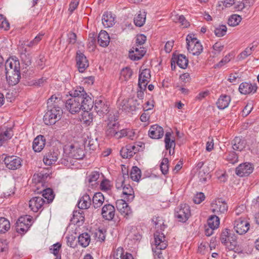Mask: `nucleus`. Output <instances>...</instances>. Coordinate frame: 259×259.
I'll use <instances>...</instances> for the list:
<instances>
[{
    "mask_svg": "<svg viewBox=\"0 0 259 259\" xmlns=\"http://www.w3.org/2000/svg\"><path fill=\"white\" fill-rule=\"evenodd\" d=\"M60 99L52 96L47 102V111L44 116L43 120L46 125H53L61 119L62 114L61 108L59 106L58 102Z\"/></svg>",
    "mask_w": 259,
    "mask_h": 259,
    "instance_id": "1",
    "label": "nucleus"
},
{
    "mask_svg": "<svg viewBox=\"0 0 259 259\" xmlns=\"http://www.w3.org/2000/svg\"><path fill=\"white\" fill-rule=\"evenodd\" d=\"M20 63L18 60L8 59L5 63L6 76L9 83L14 85L18 83L21 77Z\"/></svg>",
    "mask_w": 259,
    "mask_h": 259,
    "instance_id": "2",
    "label": "nucleus"
},
{
    "mask_svg": "<svg viewBox=\"0 0 259 259\" xmlns=\"http://www.w3.org/2000/svg\"><path fill=\"white\" fill-rule=\"evenodd\" d=\"M154 245L155 247H152V251L155 259H164L161 250L166 248L167 246L164 233H160L158 231L154 233Z\"/></svg>",
    "mask_w": 259,
    "mask_h": 259,
    "instance_id": "3",
    "label": "nucleus"
},
{
    "mask_svg": "<svg viewBox=\"0 0 259 259\" xmlns=\"http://www.w3.org/2000/svg\"><path fill=\"white\" fill-rule=\"evenodd\" d=\"M187 48L193 55L198 56L203 51V47L193 34H189L186 37Z\"/></svg>",
    "mask_w": 259,
    "mask_h": 259,
    "instance_id": "4",
    "label": "nucleus"
},
{
    "mask_svg": "<svg viewBox=\"0 0 259 259\" xmlns=\"http://www.w3.org/2000/svg\"><path fill=\"white\" fill-rule=\"evenodd\" d=\"M31 219L29 215L20 217L15 224L16 231L18 233L24 234L30 228Z\"/></svg>",
    "mask_w": 259,
    "mask_h": 259,
    "instance_id": "5",
    "label": "nucleus"
},
{
    "mask_svg": "<svg viewBox=\"0 0 259 259\" xmlns=\"http://www.w3.org/2000/svg\"><path fill=\"white\" fill-rule=\"evenodd\" d=\"M228 208L227 202L221 198L213 200L211 203V211L216 215L226 213Z\"/></svg>",
    "mask_w": 259,
    "mask_h": 259,
    "instance_id": "6",
    "label": "nucleus"
},
{
    "mask_svg": "<svg viewBox=\"0 0 259 259\" xmlns=\"http://www.w3.org/2000/svg\"><path fill=\"white\" fill-rule=\"evenodd\" d=\"M175 217L178 221L185 223L191 216L190 206L187 204H182L175 210Z\"/></svg>",
    "mask_w": 259,
    "mask_h": 259,
    "instance_id": "7",
    "label": "nucleus"
},
{
    "mask_svg": "<svg viewBox=\"0 0 259 259\" xmlns=\"http://www.w3.org/2000/svg\"><path fill=\"white\" fill-rule=\"evenodd\" d=\"M3 161L6 167L11 170L18 169L22 166L21 158L15 155L6 156Z\"/></svg>",
    "mask_w": 259,
    "mask_h": 259,
    "instance_id": "8",
    "label": "nucleus"
},
{
    "mask_svg": "<svg viewBox=\"0 0 259 259\" xmlns=\"http://www.w3.org/2000/svg\"><path fill=\"white\" fill-rule=\"evenodd\" d=\"M234 229L240 235L244 234L249 229V223L244 218L241 217L234 221Z\"/></svg>",
    "mask_w": 259,
    "mask_h": 259,
    "instance_id": "9",
    "label": "nucleus"
},
{
    "mask_svg": "<svg viewBox=\"0 0 259 259\" xmlns=\"http://www.w3.org/2000/svg\"><path fill=\"white\" fill-rule=\"evenodd\" d=\"M94 109L100 116L106 114L108 112V106L105 99L100 97L97 98L94 103Z\"/></svg>",
    "mask_w": 259,
    "mask_h": 259,
    "instance_id": "10",
    "label": "nucleus"
},
{
    "mask_svg": "<svg viewBox=\"0 0 259 259\" xmlns=\"http://www.w3.org/2000/svg\"><path fill=\"white\" fill-rule=\"evenodd\" d=\"M59 152L57 149L52 148L45 154L44 156V162L47 165H51L55 163L59 156Z\"/></svg>",
    "mask_w": 259,
    "mask_h": 259,
    "instance_id": "11",
    "label": "nucleus"
},
{
    "mask_svg": "<svg viewBox=\"0 0 259 259\" xmlns=\"http://www.w3.org/2000/svg\"><path fill=\"white\" fill-rule=\"evenodd\" d=\"M78 98H70L65 103V107L71 114L79 112L81 109L80 101Z\"/></svg>",
    "mask_w": 259,
    "mask_h": 259,
    "instance_id": "12",
    "label": "nucleus"
},
{
    "mask_svg": "<svg viewBox=\"0 0 259 259\" xmlns=\"http://www.w3.org/2000/svg\"><path fill=\"white\" fill-rule=\"evenodd\" d=\"M253 167L250 163H243L240 164L236 167V174L241 177H247L252 172Z\"/></svg>",
    "mask_w": 259,
    "mask_h": 259,
    "instance_id": "13",
    "label": "nucleus"
},
{
    "mask_svg": "<svg viewBox=\"0 0 259 259\" xmlns=\"http://www.w3.org/2000/svg\"><path fill=\"white\" fill-rule=\"evenodd\" d=\"M76 61L77 67L80 72H83L89 66V63L86 57L80 51H78L76 52Z\"/></svg>",
    "mask_w": 259,
    "mask_h": 259,
    "instance_id": "14",
    "label": "nucleus"
},
{
    "mask_svg": "<svg viewBox=\"0 0 259 259\" xmlns=\"http://www.w3.org/2000/svg\"><path fill=\"white\" fill-rule=\"evenodd\" d=\"M115 213V207L111 204H105L102 208L101 215L102 218L106 221H112L114 218Z\"/></svg>",
    "mask_w": 259,
    "mask_h": 259,
    "instance_id": "15",
    "label": "nucleus"
},
{
    "mask_svg": "<svg viewBox=\"0 0 259 259\" xmlns=\"http://www.w3.org/2000/svg\"><path fill=\"white\" fill-rule=\"evenodd\" d=\"M45 202L44 198L39 196L33 197L29 200V206L33 212H36L40 209L42 210V206Z\"/></svg>",
    "mask_w": 259,
    "mask_h": 259,
    "instance_id": "16",
    "label": "nucleus"
},
{
    "mask_svg": "<svg viewBox=\"0 0 259 259\" xmlns=\"http://www.w3.org/2000/svg\"><path fill=\"white\" fill-rule=\"evenodd\" d=\"M140 105V103L137 99L131 98L127 101L123 100L120 105L122 110L130 112L135 111Z\"/></svg>",
    "mask_w": 259,
    "mask_h": 259,
    "instance_id": "17",
    "label": "nucleus"
},
{
    "mask_svg": "<svg viewBox=\"0 0 259 259\" xmlns=\"http://www.w3.org/2000/svg\"><path fill=\"white\" fill-rule=\"evenodd\" d=\"M172 60L174 63H177L178 66L182 69L187 68L188 64V59L185 55L183 54L173 53Z\"/></svg>",
    "mask_w": 259,
    "mask_h": 259,
    "instance_id": "18",
    "label": "nucleus"
},
{
    "mask_svg": "<svg viewBox=\"0 0 259 259\" xmlns=\"http://www.w3.org/2000/svg\"><path fill=\"white\" fill-rule=\"evenodd\" d=\"M163 134L164 131L163 128L157 124L151 125L148 131V135L151 139H160L163 137Z\"/></svg>",
    "mask_w": 259,
    "mask_h": 259,
    "instance_id": "19",
    "label": "nucleus"
},
{
    "mask_svg": "<svg viewBox=\"0 0 259 259\" xmlns=\"http://www.w3.org/2000/svg\"><path fill=\"white\" fill-rule=\"evenodd\" d=\"M257 88V85L255 83L251 84L249 82H244L240 84L239 91L241 94L247 95L254 94L256 92Z\"/></svg>",
    "mask_w": 259,
    "mask_h": 259,
    "instance_id": "20",
    "label": "nucleus"
},
{
    "mask_svg": "<svg viewBox=\"0 0 259 259\" xmlns=\"http://www.w3.org/2000/svg\"><path fill=\"white\" fill-rule=\"evenodd\" d=\"M69 157L80 160L85 156L84 150L81 148L75 147L71 145L69 146V152L68 153Z\"/></svg>",
    "mask_w": 259,
    "mask_h": 259,
    "instance_id": "21",
    "label": "nucleus"
},
{
    "mask_svg": "<svg viewBox=\"0 0 259 259\" xmlns=\"http://www.w3.org/2000/svg\"><path fill=\"white\" fill-rule=\"evenodd\" d=\"M117 209L124 216L128 215L132 213V210L125 200L120 199L116 201Z\"/></svg>",
    "mask_w": 259,
    "mask_h": 259,
    "instance_id": "22",
    "label": "nucleus"
},
{
    "mask_svg": "<svg viewBox=\"0 0 259 259\" xmlns=\"http://www.w3.org/2000/svg\"><path fill=\"white\" fill-rule=\"evenodd\" d=\"M146 51L143 47H133V49L129 51V58L133 61L140 60L145 54Z\"/></svg>",
    "mask_w": 259,
    "mask_h": 259,
    "instance_id": "23",
    "label": "nucleus"
},
{
    "mask_svg": "<svg viewBox=\"0 0 259 259\" xmlns=\"http://www.w3.org/2000/svg\"><path fill=\"white\" fill-rule=\"evenodd\" d=\"M46 144V138L42 135L37 136L33 140L32 148L35 152H40Z\"/></svg>",
    "mask_w": 259,
    "mask_h": 259,
    "instance_id": "24",
    "label": "nucleus"
},
{
    "mask_svg": "<svg viewBox=\"0 0 259 259\" xmlns=\"http://www.w3.org/2000/svg\"><path fill=\"white\" fill-rule=\"evenodd\" d=\"M119 123L116 121L113 122L110 121L108 124V128L106 131V135L108 137H117L119 131Z\"/></svg>",
    "mask_w": 259,
    "mask_h": 259,
    "instance_id": "25",
    "label": "nucleus"
},
{
    "mask_svg": "<svg viewBox=\"0 0 259 259\" xmlns=\"http://www.w3.org/2000/svg\"><path fill=\"white\" fill-rule=\"evenodd\" d=\"M79 101L82 110H90L94 107V101L87 93L86 94V96H84V97H82L81 100Z\"/></svg>",
    "mask_w": 259,
    "mask_h": 259,
    "instance_id": "26",
    "label": "nucleus"
},
{
    "mask_svg": "<svg viewBox=\"0 0 259 259\" xmlns=\"http://www.w3.org/2000/svg\"><path fill=\"white\" fill-rule=\"evenodd\" d=\"M92 204V199L88 194L83 195L79 199L77 203L79 208L81 209H88Z\"/></svg>",
    "mask_w": 259,
    "mask_h": 259,
    "instance_id": "27",
    "label": "nucleus"
},
{
    "mask_svg": "<svg viewBox=\"0 0 259 259\" xmlns=\"http://www.w3.org/2000/svg\"><path fill=\"white\" fill-rule=\"evenodd\" d=\"M230 101L231 97L230 96L222 95L217 102V107L219 109L223 110L229 106Z\"/></svg>",
    "mask_w": 259,
    "mask_h": 259,
    "instance_id": "28",
    "label": "nucleus"
},
{
    "mask_svg": "<svg viewBox=\"0 0 259 259\" xmlns=\"http://www.w3.org/2000/svg\"><path fill=\"white\" fill-rule=\"evenodd\" d=\"M102 23L105 27L108 28L114 24L115 18L111 12H105L102 16Z\"/></svg>",
    "mask_w": 259,
    "mask_h": 259,
    "instance_id": "29",
    "label": "nucleus"
},
{
    "mask_svg": "<svg viewBox=\"0 0 259 259\" xmlns=\"http://www.w3.org/2000/svg\"><path fill=\"white\" fill-rule=\"evenodd\" d=\"M109 36L105 30H101L98 36V42L103 47H107L109 44Z\"/></svg>",
    "mask_w": 259,
    "mask_h": 259,
    "instance_id": "30",
    "label": "nucleus"
},
{
    "mask_svg": "<svg viewBox=\"0 0 259 259\" xmlns=\"http://www.w3.org/2000/svg\"><path fill=\"white\" fill-rule=\"evenodd\" d=\"M105 198L101 192H97L94 195L92 202L94 207L96 209L100 207L104 202Z\"/></svg>",
    "mask_w": 259,
    "mask_h": 259,
    "instance_id": "31",
    "label": "nucleus"
},
{
    "mask_svg": "<svg viewBox=\"0 0 259 259\" xmlns=\"http://www.w3.org/2000/svg\"><path fill=\"white\" fill-rule=\"evenodd\" d=\"M152 222L155 226V228L157 229L155 233H156L158 231L160 233H163L162 231L167 227V226L164 224L162 218L160 217H153Z\"/></svg>",
    "mask_w": 259,
    "mask_h": 259,
    "instance_id": "32",
    "label": "nucleus"
},
{
    "mask_svg": "<svg viewBox=\"0 0 259 259\" xmlns=\"http://www.w3.org/2000/svg\"><path fill=\"white\" fill-rule=\"evenodd\" d=\"M122 194L125 196L124 199L127 201H132L135 197L133 189L129 184L124 185L123 187Z\"/></svg>",
    "mask_w": 259,
    "mask_h": 259,
    "instance_id": "33",
    "label": "nucleus"
},
{
    "mask_svg": "<svg viewBox=\"0 0 259 259\" xmlns=\"http://www.w3.org/2000/svg\"><path fill=\"white\" fill-rule=\"evenodd\" d=\"M51 171L49 168L44 169L39 171L37 175H34L33 178L36 179V177L38 178L37 182L38 183H42L45 182L50 175L51 174Z\"/></svg>",
    "mask_w": 259,
    "mask_h": 259,
    "instance_id": "34",
    "label": "nucleus"
},
{
    "mask_svg": "<svg viewBox=\"0 0 259 259\" xmlns=\"http://www.w3.org/2000/svg\"><path fill=\"white\" fill-rule=\"evenodd\" d=\"M232 148L234 150L241 151L245 148V143L240 137H236L232 142Z\"/></svg>",
    "mask_w": 259,
    "mask_h": 259,
    "instance_id": "35",
    "label": "nucleus"
},
{
    "mask_svg": "<svg viewBox=\"0 0 259 259\" xmlns=\"http://www.w3.org/2000/svg\"><path fill=\"white\" fill-rule=\"evenodd\" d=\"M89 110H83L80 119L81 121L88 125L92 123L94 118L93 114Z\"/></svg>",
    "mask_w": 259,
    "mask_h": 259,
    "instance_id": "36",
    "label": "nucleus"
},
{
    "mask_svg": "<svg viewBox=\"0 0 259 259\" xmlns=\"http://www.w3.org/2000/svg\"><path fill=\"white\" fill-rule=\"evenodd\" d=\"M86 92L84 91V88L82 87H77L76 88L71 91L70 96L72 98H79L78 100H81L82 97H84L86 96Z\"/></svg>",
    "mask_w": 259,
    "mask_h": 259,
    "instance_id": "37",
    "label": "nucleus"
},
{
    "mask_svg": "<svg viewBox=\"0 0 259 259\" xmlns=\"http://www.w3.org/2000/svg\"><path fill=\"white\" fill-rule=\"evenodd\" d=\"M83 211H74L73 213L72 218L71 219V221L73 224L80 225V223L82 224L84 222V218L82 215Z\"/></svg>",
    "mask_w": 259,
    "mask_h": 259,
    "instance_id": "38",
    "label": "nucleus"
},
{
    "mask_svg": "<svg viewBox=\"0 0 259 259\" xmlns=\"http://www.w3.org/2000/svg\"><path fill=\"white\" fill-rule=\"evenodd\" d=\"M90 241V235L88 233H82L78 237L79 244L83 247H87L89 245Z\"/></svg>",
    "mask_w": 259,
    "mask_h": 259,
    "instance_id": "39",
    "label": "nucleus"
},
{
    "mask_svg": "<svg viewBox=\"0 0 259 259\" xmlns=\"http://www.w3.org/2000/svg\"><path fill=\"white\" fill-rule=\"evenodd\" d=\"M146 13L145 11L141 12L134 18V23L136 26L141 27L144 25L146 20Z\"/></svg>",
    "mask_w": 259,
    "mask_h": 259,
    "instance_id": "40",
    "label": "nucleus"
},
{
    "mask_svg": "<svg viewBox=\"0 0 259 259\" xmlns=\"http://www.w3.org/2000/svg\"><path fill=\"white\" fill-rule=\"evenodd\" d=\"M43 197L47 200V203L49 204L53 201L55 197V194L53 190L51 188L44 189L40 192Z\"/></svg>",
    "mask_w": 259,
    "mask_h": 259,
    "instance_id": "41",
    "label": "nucleus"
},
{
    "mask_svg": "<svg viewBox=\"0 0 259 259\" xmlns=\"http://www.w3.org/2000/svg\"><path fill=\"white\" fill-rule=\"evenodd\" d=\"M171 19L174 22L180 23L181 25L183 26L184 27H187L189 25V22L183 15H172L171 16Z\"/></svg>",
    "mask_w": 259,
    "mask_h": 259,
    "instance_id": "42",
    "label": "nucleus"
},
{
    "mask_svg": "<svg viewBox=\"0 0 259 259\" xmlns=\"http://www.w3.org/2000/svg\"><path fill=\"white\" fill-rule=\"evenodd\" d=\"M171 133L170 132H166L165 135L164 142L165 144V149L166 150L170 149L171 148H175L176 143L174 138L170 139Z\"/></svg>",
    "mask_w": 259,
    "mask_h": 259,
    "instance_id": "43",
    "label": "nucleus"
},
{
    "mask_svg": "<svg viewBox=\"0 0 259 259\" xmlns=\"http://www.w3.org/2000/svg\"><path fill=\"white\" fill-rule=\"evenodd\" d=\"M141 177V171L140 169L136 166H133L130 172V178L135 182H139Z\"/></svg>",
    "mask_w": 259,
    "mask_h": 259,
    "instance_id": "44",
    "label": "nucleus"
},
{
    "mask_svg": "<svg viewBox=\"0 0 259 259\" xmlns=\"http://www.w3.org/2000/svg\"><path fill=\"white\" fill-rule=\"evenodd\" d=\"M207 224L210 228H217L220 224L219 218L216 214L210 216L207 220Z\"/></svg>",
    "mask_w": 259,
    "mask_h": 259,
    "instance_id": "45",
    "label": "nucleus"
},
{
    "mask_svg": "<svg viewBox=\"0 0 259 259\" xmlns=\"http://www.w3.org/2000/svg\"><path fill=\"white\" fill-rule=\"evenodd\" d=\"M10 228L9 221L5 218H0V234H3L8 231Z\"/></svg>",
    "mask_w": 259,
    "mask_h": 259,
    "instance_id": "46",
    "label": "nucleus"
},
{
    "mask_svg": "<svg viewBox=\"0 0 259 259\" xmlns=\"http://www.w3.org/2000/svg\"><path fill=\"white\" fill-rule=\"evenodd\" d=\"M12 131L10 130H6L4 132L0 133V146H2L6 141L10 139L13 134Z\"/></svg>",
    "mask_w": 259,
    "mask_h": 259,
    "instance_id": "47",
    "label": "nucleus"
},
{
    "mask_svg": "<svg viewBox=\"0 0 259 259\" xmlns=\"http://www.w3.org/2000/svg\"><path fill=\"white\" fill-rule=\"evenodd\" d=\"M120 153L123 158H130L135 155V153L127 148V145L121 149Z\"/></svg>",
    "mask_w": 259,
    "mask_h": 259,
    "instance_id": "48",
    "label": "nucleus"
},
{
    "mask_svg": "<svg viewBox=\"0 0 259 259\" xmlns=\"http://www.w3.org/2000/svg\"><path fill=\"white\" fill-rule=\"evenodd\" d=\"M241 19L242 18L239 15L234 14L229 18L228 24L231 26H235L239 24Z\"/></svg>",
    "mask_w": 259,
    "mask_h": 259,
    "instance_id": "49",
    "label": "nucleus"
},
{
    "mask_svg": "<svg viewBox=\"0 0 259 259\" xmlns=\"http://www.w3.org/2000/svg\"><path fill=\"white\" fill-rule=\"evenodd\" d=\"M227 28L225 25H220L215 27L214 30V33L217 37H222L227 33Z\"/></svg>",
    "mask_w": 259,
    "mask_h": 259,
    "instance_id": "50",
    "label": "nucleus"
},
{
    "mask_svg": "<svg viewBox=\"0 0 259 259\" xmlns=\"http://www.w3.org/2000/svg\"><path fill=\"white\" fill-rule=\"evenodd\" d=\"M133 75L132 70L128 67L123 68L120 71V78L124 80H128Z\"/></svg>",
    "mask_w": 259,
    "mask_h": 259,
    "instance_id": "51",
    "label": "nucleus"
},
{
    "mask_svg": "<svg viewBox=\"0 0 259 259\" xmlns=\"http://www.w3.org/2000/svg\"><path fill=\"white\" fill-rule=\"evenodd\" d=\"M199 181L202 183H206L211 179V175L208 172H205L204 169L200 170L198 172Z\"/></svg>",
    "mask_w": 259,
    "mask_h": 259,
    "instance_id": "52",
    "label": "nucleus"
},
{
    "mask_svg": "<svg viewBox=\"0 0 259 259\" xmlns=\"http://www.w3.org/2000/svg\"><path fill=\"white\" fill-rule=\"evenodd\" d=\"M85 145L89 147L90 150H95L99 147V143L97 139H95L90 138L85 142Z\"/></svg>",
    "mask_w": 259,
    "mask_h": 259,
    "instance_id": "53",
    "label": "nucleus"
},
{
    "mask_svg": "<svg viewBox=\"0 0 259 259\" xmlns=\"http://www.w3.org/2000/svg\"><path fill=\"white\" fill-rule=\"evenodd\" d=\"M126 178H128V175L127 172L126 174H123V175L122 176H119L118 177L116 181L115 184L116 188L117 189H119L121 188H123V187L124 186L123 184L124 183L125 179Z\"/></svg>",
    "mask_w": 259,
    "mask_h": 259,
    "instance_id": "54",
    "label": "nucleus"
},
{
    "mask_svg": "<svg viewBox=\"0 0 259 259\" xmlns=\"http://www.w3.org/2000/svg\"><path fill=\"white\" fill-rule=\"evenodd\" d=\"M160 170L163 175H166L168 171V159L167 158H163L160 163Z\"/></svg>",
    "mask_w": 259,
    "mask_h": 259,
    "instance_id": "55",
    "label": "nucleus"
},
{
    "mask_svg": "<svg viewBox=\"0 0 259 259\" xmlns=\"http://www.w3.org/2000/svg\"><path fill=\"white\" fill-rule=\"evenodd\" d=\"M100 173L98 171H94L88 176V182L89 183H92L96 182L100 177Z\"/></svg>",
    "mask_w": 259,
    "mask_h": 259,
    "instance_id": "56",
    "label": "nucleus"
},
{
    "mask_svg": "<svg viewBox=\"0 0 259 259\" xmlns=\"http://www.w3.org/2000/svg\"><path fill=\"white\" fill-rule=\"evenodd\" d=\"M9 28L10 24L9 22L3 15L0 14V28L7 30Z\"/></svg>",
    "mask_w": 259,
    "mask_h": 259,
    "instance_id": "57",
    "label": "nucleus"
},
{
    "mask_svg": "<svg viewBox=\"0 0 259 259\" xmlns=\"http://www.w3.org/2000/svg\"><path fill=\"white\" fill-rule=\"evenodd\" d=\"M100 189L104 192H107L111 189V186L109 180L104 179L100 185Z\"/></svg>",
    "mask_w": 259,
    "mask_h": 259,
    "instance_id": "58",
    "label": "nucleus"
},
{
    "mask_svg": "<svg viewBox=\"0 0 259 259\" xmlns=\"http://www.w3.org/2000/svg\"><path fill=\"white\" fill-rule=\"evenodd\" d=\"M61 248V244L57 242L51 246L50 248V252L56 256H59V252Z\"/></svg>",
    "mask_w": 259,
    "mask_h": 259,
    "instance_id": "59",
    "label": "nucleus"
},
{
    "mask_svg": "<svg viewBox=\"0 0 259 259\" xmlns=\"http://www.w3.org/2000/svg\"><path fill=\"white\" fill-rule=\"evenodd\" d=\"M230 233V230L229 229H226L224 231H223L221 234L220 240L222 243L225 245L228 242L227 240L228 239Z\"/></svg>",
    "mask_w": 259,
    "mask_h": 259,
    "instance_id": "60",
    "label": "nucleus"
},
{
    "mask_svg": "<svg viewBox=\"0 0 259 259\" xmlns=\"http://www.w3.org/2000/svg\"><path fill=\"white\" fill-rule=\"evenodd\" d=\"M205 196L203 193L198 192L194 196L193 201L195 204H200L204 200Z\"/></svg>",
    "mask_w": 259,
    "mask_h": 259,
    "instance_id": "61",
    "label": "nucleus"
},
{
    "mask_svg": "<svg viewBox=\"0 0 259 259\" xmlns=\"http://www.w3.org/2000/svg\"><path fill=\"white\" fill-rule=\"evenodd\" d=\"M125 254L124 250L122 247H118L114 252L113 253V259H121Z\"/></svg>",
    "mask_w": 259,
    "mask_h": 259,
    "instance_id": "62",
    "label": "nucleus"
},
{
    "mask_svg": "<svg viewBox=\"0 0 259 259\" xmlns=\"http://www.w3.org/2000/svg\"><path fill=\"white\" fill-rule=\"evenodd\" d=\"M230 55L228 54L226 55L224 58H223L218 63L214 65V68H220L226 64L227 63L230 61Z\"/></svg>",
    "mask_w": 259,
    "mask_h": 259,
    "instance_id": "63",
    "label": "nucleus"
},
{
    "mask_svg": "<svg viewBox=\"0 0 259 259\" xmlns=\"http://www.w3.org/2000/svg\"><path fill=\"white\" fill-rule=\"evenodd\" d=\"M139 78H142L143 79H146L149 80L151 77L150 70L148 69H145L142 70L139 74Z\"/></svg>",
    "mask_w": 259,
    "mask_h": 259,
    "instance_id": "64",
    "label": "nucleus"
}]
</instances>
